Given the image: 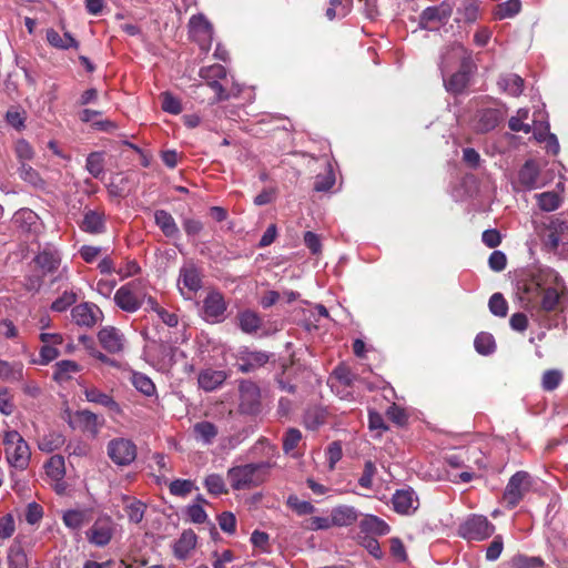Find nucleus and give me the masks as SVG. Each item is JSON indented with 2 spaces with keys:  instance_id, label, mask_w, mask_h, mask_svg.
I'll return each instance as SVG.
<instances>
[{
  "instance_id": "obj_63",
  "label": "nucleus",
  "mask_w": 568,
  "mask_h": 568,
  "mask_svg": "<svg viewBox=\"0 0 568 568\" xmlns=\"http://www.w3.org/2000/svg\"><path fill=\"white\" fill-rule=\"evenodd\" d=\"M532 124L535 128L534 134L537 141L546 142V132H548L549 124L544 121L541 112H535Z\"/></svg>"
},
{
  "instance_id": "obj_56",
  "label": "nucleus",
  "mask_w": 568,
  "mask_h": 568,
  "mask_svg": "<svg viewBox=\"0 0 568 568\" xmlns=\"http://www.w3.org/2000/svg\"><path fill=\"white\" fill-rule=\"evenodd\" d=\"M336 182L335 173L332 166L327 168V172L325 174H318L316 176V181L314 183V189L318 192H324V190H329Z\"/></svg>"
},
{
  "instance_id": "obj_30",
  "label": "nucleus",
  "mask_w": 568,
  "mask_h": 568,
  "mask_svg": "<svg viewBox=\"0 0 568 568\" xmlns=\"http://www.w3.org/2000/svg\"><path fill=\"white\" fill-rule=\"evenodd\" d=\"M359 527L363 531L374 535H385L390 531L387 523L383 521L381 517L374 515H366L362 518Z\"/></svg>"
},
{
  "instance_id": "obj_46",
  "label": "nucleus",
  "mask_w": 568,
  "mask_h": 568,
  "mask_svg": "<svg viewBox=\"0 0 568 568\" xmlns=\"http://www.w3.org/2000/svg\"><path fill=\"white\" fill-rule=\"evenodd\" d=\"M10 568H28V557L21 546H11L8 554Z\"/></svg>"
},
{
  "instance_id": "obj_41",
  "label": "nucleus",
  "mask_w": 568,
  "mask_h": 568,
  "mask_svg": "<svg viewBox=\"0 0 568 568\" xmlns=\"http://www.w3.org/2000/svg\"><path fill=\"white\" fill-rule=\"evenodd\" d=\"M521 10L520 0H507L496 6L494 16L496 19H509V17L516 16Z\"/></svg>"
},
{
  "instance_id": "obj_61",
  "label": "nucleus",
  "mask_w": 568,
  "mask_h": 568,
  "mask_svg": "<svg viewBox=\"0 0 568 568\" xmlns=\"http://www.w3.org/2000/svg\"><path fill=\"white\" fill-rule=\"evenodd\" d=\"M562 381V375L558 369L546 371L541 378V385L545 389H555Z\"/></svg>"
},
{
  "instance_id": "obj_8",
  "label": "nucleus",
  "mask_w": 568,
  "mask_h": 568,
  "mask_svg": "<svg viewBox=\"0 0 568 568\" xmlns=\"http://www.w3.org/2000/svg\"><path fill=\"white\" fill-rule=\"evenodd\" d=\"M530 486L529 475L526 471H517L508 480L505 491L504 499L510 507L517 506L523 499L525 493H527Z\"/></svg>"
},
{
  "instance_id": "obj_16",
  "label": "nucleus",
  "mask_w": 568,
  "mask_h": 568,
  "mask_svg": "<svg viewBox=\"0 0 568 568\" xmlns=\"http://www.w3.org/2000/svg\"><path fill=\"white\" fill-rule=\"evenodd\" d=\"M34 263L43 274L54 273L61 263L60 253L55 246L45 245L34 257Z\"/></svg>"
},
{
  "instance_id": "obj_57",
  "label": "nucleus",
  "mask_w": 568,
  "mask_h": 568,
  "mask_svg": "<svg viewBox=\"0 0 568 568\" xmlns=\"http://www.w3.org/2000/svg\"><path fill=\"white\" fill-rule=\"evenodd\" d=\"M498 121L499 118L497 112H495V110H487L481 113L476 128L478 131H490V129H494L495 125H497Z\"/></svg>"
},
{
  "instance_id": "obj_9",
  "label": "nucleus",
  "mask_w": 568,
  "mask_h": 568,
  "mask_svg": "<svg viewBox=\"0 0 568 568\" xmlns=\"http://www.w3.org/2000/svg\"><path fill=\"white\" fill-rule=\"evenodd\" d=\"M201 287L202 280L196 266L191 265V263L182 266L178 278V288L182 296L192 300Z\"/></svg>"
},
{
  "instance_id": "obj_47",
  "label": "nucleus",
  "mask_w": 568,
  "mask_h": 568,
  "mask_svg": "<svg viewBox=\"0 0 568 568\" xmlns=\"http://www.w3.org/2000/svg\"><path fill=\"white\" fill-rule=\"evenodd\" d=\"M474 346L479 354H491L495 351V337L490 333H479L474 339Z\"/></svg>"
},
{
  "instance_id": "obj_58",
  "label": "nucleus",
  "mask_w": 568,
  "mask_h": 568,
  "mask_svg": "<svg viewBox=\"0 0 568 568\" xmlns=\"http://www.w3.org/2000/svg\"><path fill=\"white\" fill-rule=\"evenodd\" d=\"M489 308L496 316H506L508 305L501 293H494V295L489 297Z\"/></svg>"
},
{
  "instance_id": "obj_45",
  "label": "nucleus",
  "mask_w": 568,
  "mask_h": 568,
  "mask_svg": "<svg viewBox=\"0 0 568 568\" xmlns=\"http://www.w3.org/2000/svg\"><path fill=\"white\" fill-rule=\"evenodd\" d=\"M148 306L150 310L154 311L158 316L161 317L162 322L173 327V325L179 324V316L175 313H170L168 310L162 308L161 305L156 302V300L152 298V296L148 297Z\"/></svg>"
},
{
  "instance_id": "obj_49",
  "label": "nucleus",
  "mask_w": 568,
  "mask_h": 568,
  "mask_svg": "<svg viewBox=\"0 0 568 568\" xmlns=\"http://www.w3.org/2000/svg\"><path fill=\"white\" fill-rule=\"evenodd\" d=\"M88 520L89 516L87 511H80V509H69V511L63 515V521L67 527L70 528H81Z\"/></svg>"
},
{
  "instance_id": "obj_5",
  "label": "nucleus",
  "mask_w": 568,
  "mask_h": 568,
  "mask_svg": "<svg viewBox=\"0 0 568 568\" xmlns=\"http://www.w3.org/2000/svg\"><path fill=\"white\" fill-rule=\"evenodd\" d=\"M106 453L118 466H129L138 456V446L130 438H113L106 445Z\"/></svg>"
},
{
  "instance_id": "obj_55",
  "label": "nucleus",
  "mask_w": 568,
  "mask_h": 568,
  "mask_svg": "<svg viewBox=\"0 0 568 568\" xmlns=\"http://www.w3.org/2000/svg\"><path fill=\"white\" fill-rule=\"evenodd\" d=\"M14 151H16L17 158L21 161V164H22V162L30 161V159H33V156L36 154L33 146H31L29 141L23 140V138L16 141Z\"/></svg>"
},
{
  "instance_id": "obj_62",
  "label": "nucleus",
  "mask_w": 568,
  "mask_h": 568,
  "mask_svg": "<svg viewBox=\"0 0 568 568\" xmlns=\"http://www.w3.org/2000/svg\"><path fill=\"white\" fill-rule=\"evenodd\" d=\"M162 108L164 111L172 114H179L182 111L179 99L170 92L162 93Z\"/></svg>"
},
{
  "instance_id": "obj_10",
  "label": "nucleus",
  "mask_w": 568,
  "mask_h": 568,
  "mask_svg": "<svg viewBox=\"0 0 568 568\" xmlns=\"http://www.w3.org/2000/svg\"><path fill=\"white\" fill-rule=\"evenodd\" d=\"M464 453V468L465 470L459 473L454 480H460L462 483H469V480L474 477V467L486 466V458L481 450H479L478 446H468V448H463Z\"/></svg>"
},
{
  "instance_id": "obj_59",
  "label": "nucleus",
  "mask_w": 568,
  "mask_h": 568,
  "mask_svg": "<svg viewBox=\"0 0 568 568\" xmlns=\"http://www.w3.org/2000/svg\"><path fill=\"white\" fill-rule=\"evenodd\" d=\"M544 565L541 557L516 556L513 559L514 568H541Z\"/></svg>"
},
{
  "instance_id": "obj_28",
  "label": "nucleus",
  "mask_w": 568,
  "mask_h": 568,
  "mask_svg": "<svg viewBox=\"0 0 568 568\" xmlns=\"http://www.w3.org/2000/svg\"><path fill=\"white\" fill-rule=\"evenodd\" d=\"M70 424L72 426L80 425L91 433L99 432L101 425L98 415L90 410L75 412V414L70 419Z\"/></svg>"
},
{
  "instance_id": "obj_23",
  "label": "nucleus",
  "mask_w": 568,
  "mask_h": 568,
  "mask_svg": "<svg viewBox=\"0 0 568 568\" xmlns=\"http://www.w3.org/2000/svg\"><path fill=\"white\" fill-rule=\"evenodd\" d=\"M23 363L20 361L0 359V381L3 382H21L23 381Z\"/></svg>"
},
{
  "instance_id": "obj_4",
  "label": "nucleus",
  "mask_w": 568,
  "mask_h": 568,
  "mask_svg": "<svg viewBox=\"0 0 568 568\" xmlns=\"http://www.w3.org/2000/svg\"><path fill=\"white\" fill-rule=\"evenodd\" d=\"M542 292L541 306L546 311H552L557 306L565 290L562 280L554 270L545 273L544 282H538Z\"/></svg>"
},
{
  "instance_id": "obj_50",
  "label": "nucleus",
  "mask_w": 568,
  "mask_h": 568,
  "mask_svg": "<svg viewBox=\"0 0 568 568\" xmlns=\"http://www.w3.org/2000/svg\"><path fill=\"white\" fill-rule=\"evenodd\" d=\"M270 356L267 353H263V351H254L253 353L247 354V358L245 364L240 365V369L243 372L252 371V368L261 367V365L266 364Z\"/></svg>"
},
{
  "instance_id": "obj_52",
  "label": "nucleus",
  "mask_w": 568,
  "mask_h": 568,
  "mask_svg": "<svg viewBox=\"0 0 568 568\" xmlns=\"http://www.w3.org/2000/svg\"><path fill=\"white\" fill-rule=\"evenodd\" d=\"M286 505L291 507L296 514L300 516H304V514H313L315 513V506L310 501H304V499H300L298 496L291 495L286 499Z\"/></svg>"
},
{
  "instance_id": "obj_43",
  "label": "nucleus",
  "mask_w": 568,
  "mask_h": 568,
  "mask_svg": "<svg viewBox=\"0 0 568 568\" xmlns=\"http://www.w3.org/2000/svg\"><path fill=\"white\" fill-rule=\"evenodd\" d=\"M352 9V0H331L326 9L327 19H336V17H345Z\"/></svg>"
},
{
  "instance_id": "obj_12",
  "label": "nucleus",
  "mask_w": 568,
  "mask_h": 568,
  "mask_svg": "<svg viewBox=\"0 0 568 568\" xmlns=\"http://www.w3.org/2000/svg\"><path fill=\"white\" fill-rule=\"evenodd\" d=\"M71 316L75 324L92 327V325L102 321L103 312L94 303L85 302L74 306Z\"/></svg>"
},
{
  "instance_id": "obj_26",
  "label": "nucleus",
  "mask_w": 568,
  "mask_h": 568,
  "mask_svg": "<svg viewBox=\"0 0 568 568\" xmlns=\"http://www.w3.org/2000/svg\"><path fill=\"white\" fill-rule=\"evenodd\" d=\"M224 381H226L224 371L204 369L197 377L199 386L207 392L220 387Z\"/></svg>"
},
{
  "instance_id": "obj_2",
  "label": "nucleus",
  "mask_w": 568,
  "mask_h": 568,
  "mask_svg": "<svg viewBox=\"0 0 568 568\" xmlns=\"http://www.w3.org/2000/svg\"><path fill=\"white\" fill-rule=\"evenodd\" d=\"M4 455L10 466L16 469L28 467L31 452L28 442L17 430L6 432L3 438Z\"/></svg>"
},
{
  "instance_id": "obj_33",
  "label": "nucleus",
  "mask_w": 568,
  "mask_h": 568,
  "mask_svg": "<svg viewBox=\"0 0 568 568\" xmlns=\"http://www.w3.org/2000/svg\"><path fill=\"white\" fill-rule=\"evenodd\" d=\"M196 547V535L193 530H184L174 545L176 557L185 558Z\"/></svg>"
},
{
  "instance_id": "obj_51",
  "label": "nucleus",
  "mask_w": 568,
  "mask_h": 568,
  "mask_svg": "<svg viewBox=\"0 0 568 568\" xmlns=\"http://www.w3.org/2000/svg\"><path fill=\"white\" fill-rule=\"evenodd\" d=\"M468 74L465 70H459V72L453 73V75L445 80V85L448 91H453V93H459L463 91L465 87H467Z\"/></svg>"
},
{
  "instance_id": "obj_34",
  "label": "nucleus",
  "mask_w": 568,
  "mask_h": 568,
  "mask_svg": "<svg viewBox=\"0 0 568 568\" xmlns=\"http://www.w3.org/2000/svg\"><path fill=\"white\" fill-rule=\"evenodd\" d=\"M47 41L57 49H71V47L79 45V42L77 39L72 38L70 32H64V34L61 36L55 29H48Z\"/></svg>"
},
{
  "instance_id": "obj_24",
  "label": "nucleus",
  "mask_w": 568,
  "mask_h": 568,
  "mask_svg": "<svg viewBox=\"0 0 568 568\" xmlns=\"http://www.w3.org/2000/svg\"><path fill=\"white\" fill-rule=\"evenodd\" d=\"M84 395L89 402L98 403V405L105 406L115 413L121 412L120 405L113 399L112 395L103 393L98 387H85Z\"/></svg>"
},
{
  "instance_id": "obj_54",
  "label": "nucleus",
  "mask_w": 568,
  "mask_h": 568,
  "mask_svg": "<svg viewBox=\"0 0 568 568\" xmlns=\"http://www.w3.org/2000/svg\"><path fill=\"white\" fill-rule=\"evenodd\" d=\"M19 175L23 181L32 183V185H37V187H42L44 183L38 171L33 170V168L27 163L21 164Z\"/></svg>"
},
{
  "instance_id": "obj_15",
  "label": "nucleus",
  "mask_w": 568,
  "mask_h": 568,
  "mask_svg": "<svg viewBox=\"0 0 568 568\" xmlns=\"http://www.w3.org/2000/svg\"><path fill=\"white\" fill-rule=\"evenodd\" d=\"M40 339L42 342V346L40 348V357L41 364H49V362L54 361L60 354L58 346L62 344L63 336L59 333H41Z\"/></svg>"
},
{
  "instance_id": "obj_37",
  "label": "nucleus",
  "mask_w": 568,
  "mask_h": 568,
  "mask_svg": "<svg viewBox=\"0 0 568 568\" xmlns=\"http://www.w3.org/2000/svg\"><path fill=\"white\" fill-rule=\"evenodd\" d=\"M155 224L161 227L164 235L175 236L179 233V227L172 214L168 211L155 212Z\"/></svg>"
},
{
  "instance_id": "obj_64",
  "label": "nucleus",
  "mask_w": 568,
  "mask_h": 568,
  "mask_svg": "<svg viewBox=\"0 0 568 568\" xmlns=\"http://www.w3.org/2000/svg\"><path fill=\"white\" fill-rule=\"evenodd\" d=\"M7 121L16 129H23L26 125V112L20 109H9L6 114Z\"/></svg>"
},
{
  "instance_id": "obj_18",
  "label": "nucleus",
  "mask_w": 568,
  "mask_h": 568,
  "mask_svg": "<svg viewBox=\"0 0 568 568\" xmlns=\"http://www.w3.org/2000/svg\"><path fill=\"white\" fill-rule=\"evenodd\" d=\"M13 222L23 232L38 233L41 230L40 217L31 209H20L13 215Z\"/></svg>"
},
{
  "instance_id": "obj_19",
  "label": "nucleus",
  "mask_w": 568,
  "mask_h": 568,
  "mask_svg": "<svg viewBox=\"0 0 568 568\" xmlns=\"http://www.w3.org/2000/svg\"><path fill=\"white\" fill-rule=\"evenodd\" d=\"M565 192V182H557V187L555 191H547L546 193L536 194L537 203L539 209L545 212H552V210L558 209L561 200L562 193Z\"/></svg>"
},
{
  "instance_id": "obj_11",
  "label": "nucleus",
  "mask_w": 568,
  "mask_h": 568,
  "mask_svg": "<svg viewBox=\"0 0 568 568\" xmlns=\"http://www.w3.org/2000/svg\"><path fill=\"white\" fill-rule=\"evenodd\" d=\"M98 342L110 354H119L126 346V337L114 326H104L98 333Z\"/></svg>"
},
{
  "instance_id": "obj_53",
  "label": "nucleus",
  "mask_w": 568,
  "mask_h": 568,
  "mask_svg": "<svg viewBox=\"0 0 568 568\" xmlns=\"http://www.w3.org/2000/svg\"><path fill=\"white\" fill-rule=\"evenodd\" d=\"M87 169L93 178H100L104 172V158L102 153H90L87 159Z\"/></svg>"
},
{
  "instance_id": "obj_39",
  "label": "nucleus",
  "mask_w": 568,
  "mask_h": 568,
  "mask_svg": "<svg viewBox=\"0 0 568 568\" xmlns=\"http://www.w3.org/2000/svg\"><path fill=\"white\" fill-rule=\"evenodd\" d=\"M467 59V52L465 48L460 44H454L442 54V65L443 70H446V68L452 67V64L460 63V61H464Z\"/></svg>"
},
{
  "instance_id": "obj_3",
  "label": "nucleus",
  "mask_w": 568,
  "mask_h": 568,
  "mask_svg": "<svg viewBox=\"0 0 568 568\" xmlns=\"http://www.w3.org/2000/svg\"><path fill=\"white\" fill-rule=\"evenodd\" d=\"M263 465H244L234 466L227 470V478L230 485L234 489H247V487L258 486L264 481L262 475Z\"/></svg>"
},
{
  "instance_id": "obj_7",
  "label": "nucleus",
  "mask_w": 568,
  "mask_h": 568,
  "mask_svg": "<svg viewBox=\"0 0 568 568\" xmlns=\"http://www.w3.org/2000/svg\"><path fill=\"white\" fill-rule=\"evenodd\" d=\"M189 33L204 52L210 50L213 40V26L206 20L205 16L196 14L191 17Z\"/></svg>"
},
{
  "instance_id": "obj_6",
  "label": "nucleus",
  "mask_w": 568,
  "mask_h": 568,
  "mask_svg": "<svg viewBox=\"0 0 568 568\" xmlns=\"http://www.w3.org/2000/svg\"><path fill=\"white\" fill-rule=\"evenodd\" d=\"M495 531V526L486 516L473 515L459 526V535L468 540H485Z\"/></svg>"
},
{
  "instance_id": "obj_21",
  "label": "nucleus",
  "mask_w": 568,
  "mask_h": 568,
  "mask_svg": "<svg viewBox=\"0 0 568 568\" xmlns=\"http://www.w3.org/2000/svg\"><path fill=\"white\" fill-rule=\"evenodd\" d=\"M332 515V527L337 525V527H345V525H352L356 523L359 513L354 506L349 505H341L336 506L331 510Z\"/></svg>"
},
{
  "instance_id": "obj_48",
  "label": "nucleus",
  "mask_w": 568,
  "mask_h": 568,
  "mask_svg": "<svg viewBox=\"0 0 568 568\" xmlns=\"http://www.w3.org/2000/svg\"><path fill=\"white\" fill-rule=\"evenodd\" d=\"M529 118L528 109H519L515 116L509 119V126L513 131L530 132L532 126L527 122Z\"/></svg>"
},
{
  "instance_id": "obj_32",
  "label": "nucleus",
  "mask_w": 568,
  "mask_h": 568,
  "mask_svg": "<svg viewBox=\"0 0 568 568\" xmlns=\"http://www.w3.org/2000/svg\"><path fill=\"white\" fill-rule=\"evenodd\" d=\"M184 353L178 347L174 346H161L160 347V358H159V367L161 371H170L174 364H176L180 358L184 357Z\"/></svg>"
},
{
  "instance_id": "obj_14",
  "label": "nucleus",
  "mask_w": 568,
  "mask_h": 568,
  "mask_svg": "<svg viewBox=\"0 0 568 568\" xmlns=\"http://www.w3.org/2000/svg\"><path fill=\"white\" fill-rule=\"evenodd\" d=\"M226 311V302L220 292H210L204 301L202 312L206 321L219 323L224 317Z\"/></svg>"
},
{
  "instance_id": "obj_44",
  "label": "nucleus",
  "mask_w": 568,
  "mask_h": 568,
  "mask_svg": "<svg viewBox=\"0 0 568 568\" xmlns=\"http://www.w3.org/2000/svg\"><path fill=\"white\" fill-rule=\"evenodd\" d=\"M239 324L244 332H255L261 327V317L255 312H243L239 315Z\"/></svg>"
},
{
  "instance_id": "obj_17",
  "label": "nucleus",
  "mask_w": 568,
  "mask_h": 568,
  "mask_svg": "<svg viewBox=\"0 0 568 568\" xmlns=\"http://www.w3.org/2000/svg\"><path fill=\"white\" fill-rule=\"evenodd\" d=\"M396 513L410 514L419 507V499L413 489H398L392 498Z\"/></svg>"
},
{
  "instance_id": "obj_13",
  "label": "nucleus",
  "mask_w": 568,
  "mask_h": 568,
  "mask_svg": "<svg viewBox=\"0 0 568 568\" xmlns=\"http://www.w3.org/2000/svg\"><path fill=\"white\" fill-rule=\"evenodd\" d=\"M114 531V524L110 517L97 519L92 527L87 531V538L91 544L103 547L108 545Z\"/></svg>"
},
{
  "instance_id": "obj_31",
  "label": "nucleus",
  "mask_w": 568,
  "mask_h": 568,
  "mask_svg": "<svg viewBox=\"0 0 568 568\" xmlns=\"http://www.w3.org/2000/svg\"><path fill=\"white\" fill-rule=\"evenodd\" d=\"M240 390L242 397L241 408L244 412H254L258 403V387L252 384V382H247L241 385Z\"/></svg>"
},
{
  "instance_id": "obj_38",
  "label": "nucleus",
  "mask_w": 568,
  "mask_h": 568,
  "mask_svg": "<svg viewBox=\"0 0 568 568\" xmlns=\"http://www.w3.org/2000/svg\"><path fill=\"white\" fill-rule=\"evenodd\" d=\"M499 87L509 94L518 97L523 93L524 80L516 73H508L507 75L500 77L498 80Z\"/></svg>"
},
{
  "instance_id": "obj_1",
  "label": "nucleus",
  "mask_w": 568,
  "mask_h": 568,
  "mask_svg": "<svg viewBox=\"0 0 568 568\" xmlns=\"http://www.w3.org/2000/svg\"><path fill=\"white\" fill-rule=\"evenodd\" d=\"M148 297L146 282L138 278L120 286L114 293L113 301L126 313H135L144 301L148 303Z\"/></svg>"
},
{
  "instance_id": "obj_36",
  "label": "nucleus",
  "mask_w": 568,
  "mask_h": 568,
  "mask_svg": "<svg viewBox=\"0 0 568 568\" xmlns=\"http://www.w3.org/2000/svg\"><path fill=\"white\" fill-rule=\"evenodd\" d=\"M45 474L52 480L63 479L65 476V459L61 455H52L44 465Z\"/></svg>"
},
{
  "instance_id": "obj_22",
  "label": "nucleus",
  "mask_w": 568,
  "mask_h": 568,
  "mask_svg": "<svg viewBox=\"0 0 568 568\" xmlns=\"http://www.w3.org/2000/svg\"><path fill=\"white\" fill-rule=\"evenodd\" d=\"M548 243L552 247L568 245V222L554 219L548 226Z\"/></svg>"
},
{
  "instance_id": "obj_29",
  "label": "nucleus",
  "mask_w": 568,
  "mask_h": 568,
  "mask_svg": "<svg viewBox=\"0 0 568 568\" xmlns=\"http://www.w3.org/2000/svg\"><path fill=\"white\" fill-rule=\"evenodd\" d=\"M217 434V427L212 422H197V424L193 425V436L203 445H211Z\"/></svg>"
},
{
  "instance_id": "obj_42",
  "label": "nucleus",
  "mask_w": 568,
  "mask_h": 568,
  "mask_svg": "<svg viewBox=\"0 0 568 568\" xmlns=\"http://www.w3.org/2000/svg\"><path fill=\"white\" fill-rule=\"evenodd\" d=\"M131 382L133 386L144 395H154L156 392L155 384L150 379L149 376H145V374L133 373L131 376Z\"/></svg>"
},
{
  "instance_id": "obj_27",
  "label": "nucleus",
  "mask_w": 568,
  "mask_h": 568,
  "mask_svg": "<svg viewBox=\"0 0 568 568\" xmlns=\"http://www.w3.org/2000/svg\"><path fill=\"white\" fill-rule=\"evenodd\" d=\"M452 13L449 8L440 6L439 8H427L422 12L420 23L426 29H434L437 22H443Z\"/></svg>"
},
{
  "instance_id": "obj_60",
  "label": "nucleus",
  "mask_w": 568,
  "mask_h": 568,
  "mask_svg": "<svg viewBox=\"0 0 568 568\" xmlns=\"http://www.w3.org/2000/svg\"><path fill=\"white\" fill-rule=\"evenodd\" d=\"M204 485L211 494H223L226 490L225 483L220 475H209L204 479Z\"/></svg>"
},
{
  "instance_id": "obj_20",
  "label": "nucleus",
  "mask_w": 568,
  "mask_h": 568,
  "mask_svg": "<svg viewBox=\"0 0 568 568\" xmlns=\"http://www.w3.org/2000/svg\"><path fill=\"white\" fill-rule=\"evenodd\" d=\"M200 74L204 80L207 81L210 87L215 91L217 98L221 100L223 98V88L220 82H217V78L226 77V69L220 63H215L214 65L204 67L201 69Z\"/></svg>"
},
{
  "instance_id": "obj_40",
  "label": "nucleus",
  "mask_w": 568,
  "mask_h": 568,
  "mask_svg": "<svg viewBox=\"0 0 568 568\" xmlns=\"http://www.w3.org/2000/svg\"><path fill=\"white\" fill-rule=\"evenodd\" d=\"M80 371V366L75 361L64 359L59 361L54 365V378L55 381L62 382L68 381L73 374Z\"/></svg>"
},
{
  "instance_id": "obj_35",
  "label": "nucleus",
  "mask_w": 568,
  "mask_h": 568,
  "mask_svg": "<svg viewBox=\"0 0 568 568\" xmlns=\"http://www.w3.org/2000/svg\"><path fill=\"white\" fill-rule=\"evenodd\" d=\"M104 226V215L102 214V212H85L84 219L82 221V229L84 230V232L101 233L103 232Z\"/></svg>"
},
{
  "instance_id": "obj_25",
  "label": "nucleus",
  "mask_w": 568,
  "mask_h": 568,
  "mask_svg": "<svg viewBox=\"0 0 568 568\" xmlns=\"http://www.w3.org/2000/svg\"><path fill=\"white\" fill-rule=\"evenodd\" d=\"M519 182L526 189H538L542 185L541 182H539V170L535 161H526L519 172Z\"/></svg>"
}]
</instances>
